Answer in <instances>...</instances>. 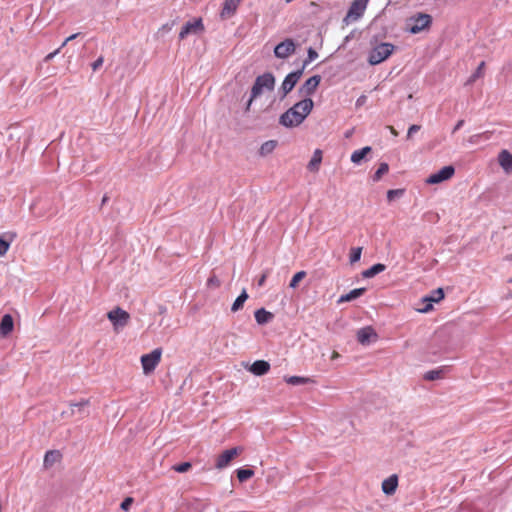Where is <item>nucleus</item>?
Returning <instances> with one entry per match:
<instances>
[{"label": "nucleus", "mask_w": 512, "mask_h": 512, "mask_svg": "<svg viewBox=\"0 0 512 512\" xmlns=\"http://www.w3.org/2000/svg\"><path fill=\"white\" fill-rule=\"evenodd\" d=\"M313 107V100L311 98H304L284 112L279 118V123L286 128L297 127L311 113Z\"/></svg>", "instance_id": "obj_1"}, {"label": "nucleus", "mask_w": 512, "mask_h": 512, "mask_svg": "<svg viewBox=\"0 0 512 512\" xmlns=\"http://www.w3.org/2000/svg\"><path fill=\"white\" fill-rule=\"evenodd\" d=\"M395 46L391 43H381L375 46L369 53L368 62L377 65L385 61L394 51Z\"/></svg>", "instance_id": "obj_2"}, {"label": "nucleus", "mask_w": 512, "mask_h": 512, "mask_svg": "<svg viewBox=\"0 0 512 512\" xmlns=\"http://www.w3.org/2000/svg\"><path fill=\"white\" fill-rule=\"evenodd\" d=\"M275 86V77L272 73H264L256 78L254 85L252 86V99L257 98L261 95L264 90L272 91Z\"/></svg>", "instance_id": "obj_3"}, {"label": "nucleus", "mask_w": 512, "mask_h": 512, "mask_svg": "<svg viewBox=\"0 0 512 512\" xmlns=\"http://www.w3.org/2000/svg\"><path fill=\"white\" fill-rule=\"evenodd\" d=\"M108 320L112 323L115 332L128 325L130 314L120 307H116L107 313Z\"/></svg>", "instance_id": "obj_4"}, {"label": "nucleus", "mask_w": 512, "mask_h": 512, "mask_svg": "<svg viewBox=\"0 0 512 512\" xmlns=\"http://www.w3.org/2000/svg\"><path fill=\"white\" fill-rule=\"evenodd\" d=\"M161 356V348H156L152 352L141 356V364L143 368V373L145 375H149L155 370V368L161 361Z\"/></svg>", "instance_id": "obj_5"}, {"label": "nucleus", "mask_w": 512, "mask_h": 512, "mask_svg": "<svg viewBox=\"0 0 512 512\" xmlns=\"http://www.w3.org/2000/svg\"><path fill=\"white\" fill-rule=\"evenodd\" d=\"M243 451L244 448L241 446L224 450L215 459V468L218 470L226 468L231 463V461L238 457Z\"/></svg>", "instance_id": "obj_6"}, {"label": "nucleus", "mask_w": 512, "mask_h": 512, "mask_svg": "<svg viewBox=\"0 0 512 512\" xmlns=\"http://www.w3.org/2000/svg\"><path fill=\"white\" fill-rule=\"evenodd\" d=\"M369 0H354L346 14V23L357 21L364 14Z\"/></svg>", "instance_id": "obj_7"}, {"label": "nucleus", "mask_w": 512, "mask_h": 512, "mask_svg": "<svg viewBox=\"0 0 512 512\" xmlns=\"http://www.w3.org/2000/svg\"><path fill=\"white\" fill-rule=\"evenodd\" d=\"M204 24L201 18L193 19L188 21L181 29L179 33V39L183 40L191 34H199L204 31Z\"/></svg>", "instance_id": "obj_8"}, {"label": "nucleus", "mask_w": 512, "mask_h": 512, "mask_svg": "<svg viewBox=\"0 0 512 512\" xmlns=\"http://www.w3.org/2000/svg\"><path fill=\"white\" fill-rule=\"evenodd\" d=\"M303 74V69L294 71L289 73L284 81L282 82L280 91L282 92V97H285L288 93H290L297 82L300 80L301 76Z\"/></svg>", "instance_id": "obj_9"}, {"label": "nucleus", "mask_w": 512, "mask_h": 512, "mask_svg": "<svg viewBox=\"0 0 512 512\" xmlns=\"http://www.w3.org/2000/svg\"><path fill=\"white\" fill-rule=\"evenodd\" d=\"M455 173V169L453 166H444L438 172L431 174L426 182L428 184H438L443 181L450 179Z\"/></svg>", "instance_id": "obj_10"}, {"label": "nucleus", "mask_w": 512, "mask_h": 512, "mask_svg": "<svg viewBox=\"0 0 512 512\" xmlns=\"http://www.w3.org/2000/svg\"><path fill=\"white\" fill-rule=\"evenodd\" d=\"M321 81L320 75H314L308 78L305 83L299 88V94L305 98H310L316 91Z\"/></svg>", "instance_id": "obj_11"}, {"label": "nucleus", "mask_w": 512, "mask_h": 512, "mask_svg": "<svg viewBox=\"0 0 512 512\" xmlns=\"http://www.w3.org/2000/svg\"><path fill=\"white\" fill-rule=\"evenodd\" d=\"M295 48L293 40L286 39L275 47L274 54L277 58L285 59L295 52Z\"/></svg>", "instance_id": "obj_12"}, {"label": "nucleus", "mask_w": 512, "mask_h": 512, "mask_svg": "<svg viewBox=\"0 0 512 512\" xmlns=\"http://www.w3.org/2000/svg\"><path fill=\"white\" fill-rule=\"evenodd\" d=\"M413 21L414 24L411 26L410 31L413 34H417L430 26L432 18L428 14L420 13L415 18H413Z\"/></svg>", "instance_id": "obj_13"}, {"label": "nucleus", "mask_w": 512, "mask_h": 512, "mask_svg": "<svg viewBox=\"0 0 512 512\" xmlns=\"http://www.w3.org/2000/svg\"><path fill=\"white\" fill-rule=\"evenodd\" d=\"M357 341L362 345H367L372 341H376L378 336L371 326H366L357 331Z\"/></svg>", "instance_id": "obj_14"}, {"label": "nucleus", "mask_w": 512, "mask_h": 512, "mask_svg": "<svg viewBox=\"0 0 512 512\" xmlns=\"http://www.w3.org/2000/svg\"><path fill=\"white\" fill-rule=\"evenodd\" d=\"M498 164L504 170L505 173H512V153L506 149H503L498 154Z\"/></svg>", "instance_id": "obj_15"}, {"label": "nucleus", "mask_w": 512, "mask_h": 512, "mask_svg": "<svg viewBox=\"0 0 512 512\" xmlns=\"http://www.w3.org/2000/svg\"><path fill=\"white\" fill-rule=\"evenodd\" d=\"M242 0H225L223 3L220 16L222 19H228L232 17Z\"/></svg>", "instance_id": "obj_16"}, {"label": "nucleus", "mask_w": 512, "mask_h": 512, "mask_svg": "<svg viewBox=\"0 0 512 512\" xmlns=\"http://www.w3.org/2000/svg\"><path fill=\"white\" fill-rule=\"evenodd\" d=\"M443 298H444V291L442 288H438V289L432 291L430 296L425 297L423 299L425 302H427V305L425 306V308L421 309L420 311L426 313V312L432 310V308H433L432 303L433 302L437 303V302L441 301Z\"/></svg>", "instance_id": "obj_17"}, {"label": "nucleus", "mask_w": 512, "mask_h": 512, "mask_svg": "<svg viewBox=\"0 0 512 512\" xmlns=\"http://www.w3.org/2000/svg\"><path fill=\"white\" fill-rule=\"evenodd\" d=\"M14 328V321L10 314H5L0 322V337L8 336Z\"/></svg>", "instance_id": "obj_18"}, {"label": "nucleus", "mask_w": 512, "mask_h": 512, "mask_svg": "<svg viewBox=\"0 0 512 512\" xmlns=\"http://www.w3.org/2000/svg\"><path fill=\"white\" fill-rule=\"evenodd\" d=\"M269 370L270 364L265 360H257L249 368V371L256 376L265 375Z\"/></svg>", "instance_id": "obj_19"}, {"label": "nucleus", "mask_w": 512, "mask_h": 512, "mask_svg": "<svg viewBox=\"0 0 512 512\" xmlns=\"http://www.w3.org/2000/svg\"><path fill=\"white\" fill-rule=\"evenodd\" d=\"M398 486V477L397 475H391L387 479L382 482V490L387 495H392Z\"/></svg>", "instance_id": "obj_20"}, {"label": "nucleus", "mask_w": 512, "mask_h": 512, "mask_svg": "<svg viewBox=\"0 0 512 512\" xmlns=\"http://www.w3.org/2000/svg\"><path fill=\"white\" fill-rule=\"evenodd\" d=\"M323 158L322 150L316 149L311 160L307 165V169L311 172H318Z\"/></svg>", "instance_id": "obj_21"}, {"label": "nucleus", "mask_w": 512, "mask_h": 512, "mask_svg": "<svg viewBox=\"0 0 512 512\" xmlns=\"http://www.w3.org/2000/svg\"><path fill=\"white\" fill-rule=\"evenodd\" d=\"M372 151V148L370 146H365L362 149L355 150L351 154V162L358 165L361 163V161Z\"/></svg>", "instance_id": "obj_22"}, {"label": "nucleus", "mask_w": 512, "mask_h": 512, "mask_svg": "<svg viewBox=\"0 0 512 512\" xmlns=\"http://www.w3.org/2000/svg\"><path fill=\"white\" fill-rule=\"evenodd\" d=\"M254 316L256 322L260 325L270 322L274 317V315L271 312L265 310L264 308L256 310Z\"/></svg>", "instance_id": "obj_23"}, {"label": "nucleus", "mask_w": 512, "mask_h": 512, "mask_svg": "<svg viewBox=\"0 0 512 512\" xmlns=\"http://www.w3.org/2000/svg\"><path fill=\"white\" fill-rule=\"evenodd\" d=\"M366 289L365 288H356V289H353L351 290L349 293L345 294V295H342L337 303L338 304H341V303H344V302H349V301H352L354 299H357L358 297L362 296L364 293H365Z\"/></svg>", "instance_id": "obj_24"}, {"label": "nucleus", "mask_w": 512, "mask_h": 512, "mask_svg": "<svg viewBox=\"0 0 512 512\" xmlns=\"http://www.w3.org/2000/svg\"><path fill=\"white\" fill-rule=\"evenodd\" d=\"M61 455L59 451L56 450H50L47 451L44 456V465L46 467L52 466L55 462H57L60 459Z\"/></svg>", "instance_id": "obj_25"}, {"label": "nucleus", "mask_w": 512, "mask_h": 512, "mask_svg": "<svg viewBox=\"0 0 512 512\" xmlns=\"http://www.w3.org/2000/svg\"><path fill=\"white\" fill-rule=\"evenodd\" d=\"M385 268L386 267H385L384 264L377 263V264L373 265L372 267H370L369 269L365 270L363 272V277H365V278H372L375 275L383 272L385 270Z\"/></svg>", "instance_id": "obj_26"}, {"label": "nucleus", "mask_w": 512, "mask_h": 512, "mask_svg": "<svg viewBox=\"0 0 512 512\" xmlns=\"http://www.w3.org/2000/svg\"><path fill=\"white\" fill-rule=\"evenodd\" d=\"M247 299H248V294L246 293L245 290H243L242 293L234 301V303L231 307L232 312H236V311L240 310L243 307V305Z\"/></svg>", "instance_id": "obj_27"}, {"label": "nucleus", "mask_w": 512, "mask_h": 512, "mask_svg": "<svg viewBox=\"0 0 512 512\" xmlns=\"http://www.w3.org/2000/svg\"><path fill=\"white\" fill-rule=\"evenodd\" d=\"M276 145H277V142L275 140H269V141L264 142L260 147V154L262 156L270 154L276 148Z\"/></svg>", "instance_id": "obj_28"}, {"label": "nucleus", "mask_w": 512, "mask_h": 512, "mask_svg": "<svg viewBox=\"0 0 512 512\" xmlns=\"http://www.w3.org/2000/svg\"><path fill=\"white\" fill-rule=\"evenodd\" d=\"M484 68H485V62L482 61L475 72L469 77L467 84L474 83L478 78H481L484 76Z\"/></svg>", "instance_id": "obj_29"}, {"label": "nucleus", "mask_w": 512, "mask_h": 512, "mask_svg": "<svg viewBox=\"0 0 512 512\" xmlns=\"http://www.w3.org/2000/svg\"><path fill=\"white\" fill-rule=\"evenodd\" d=\"M306 275H307L306 271H303V270L295 273L289 283V287L292 289L297 288L299 283L306 277Z\"/></svg>", "instance_id": "obj_30"}, {"label": "nucleus", "mask_w": 512, "mask_h": 512, "mask_svg": "<svg viewBox=\"0 0 512 512\" xmlns=\"http://www.w3.org/2000/svg\"><path fill=\"white\" fill-rule=\"evenodd\" d=\"M443 377V370L436 369L430 370L424 374V379L427 381H434Z\"/></svg>", "instance_id": "obj_31"}, {"label": "nucleus", "mask_w": 512, "mask_h": 512, "mask_svg": "<svg viewBox=\"0 0 512 512\" xmlns=\"http://www.w3.org/2000/svg\"><path fill=\"white\" fill-rule=\"evenodd\" d=\"M254 471L251 469H238L237 478L240 482H244L253 477Z\"/></svg>", "instance_id": "obj_32"}, {"label": "nucleus", "mask_w": 512, "mask_h": 512, "mask_svg": "<svg viewBox=\"0 0 512 512\" xmlns=\"http://www.w3.org/2000/svg\"><path fill=\"white\" fill-rule=\"evenodd\" d=\"M388 171H389L388 164L387 163H381L379 165L378 169L376 170V172L373 175V180L374 181H379L384 174L388 173Z\"/></svg>", "instance_id": "obj_33"}, {"label": "nucleus", "mask_w": 512, "mask_h": 512, "mask_svg": "<svg viewBox=\"0 0 512 512\" xmlns=\"http://www.w3.org/2000/svg\"><path fill=\"white\" fill-rule=\"evenodd\" d=\"M285 381L291 385H300V384H306V383L310 382V379L305 378V377H300V376H290L288 378H285Z\"/></svg>", "instance_id": "obj_34"}, {"label": "nucleus", "mask_w": 512, "mask_h": 512, "mask_svg": "<svg viewBox=\"0 0 512 512\" xmlns=\"http://www.w3.org/2000/svg\"><path fill=\"white\" fill-rule=\"evenodd\" d=\"M14 237L15 234L12 235L10 241H7L4 239L3 236H0V256H4L8 252L10 248V243Z\"/></svg>", "instance_id": "obj_35"}, {"label": "nucleus", "mask_w": 512, "mask_h": 512, "mask_svg": "<svg viewBox=\"0 0 512 512\" xmlns=\"http://www.w3.org/2000/svg\"><path fill=\"white\" fill-rule=\"evenodd\" d=\"M362 254V248L361 247H355L350 250V262L356 263L360 260Z\"/></svg>", "instance_id": "obj_36"}, {"label": "nucleus", "mask_w": 512, "mask_h": 512, "mask_svg": "<svg viewBox=\"0 0 512 512\" xmlns=\"http://www.w3.org/2000/svg\"><path fill=\"white\" fill-rule=\"evenodd\" d=\"M192 467L191 463L190 462H183V463H180V464H176L172 467V469L176 472H179V473H185L187 472L188 470H190Z\"/></svg>", "instance_id": "obj_37"}, {"label": "nucleus", "mask_w": 512, "mask_h": 512, "mask_svg": "<svg viewBox=\"0 0 512 512\" xmlns=\"http://www.w3.org/2000/svg\"><path fill=\"white\" fill-rule=\"evenodd\" d=\"M89 404H90V402L87 399L81 400L80 402H76V403H70L71 415L74 414L75 408L78 409V411H81L82 408L88 406Z\"/></svg>", "instance_id": "obj_38"}, {"label": "nucleus", "mask_w": 512, "mask_h": 512, "mask_svg": "<svg viewBox=\"0 0 512 512\" xmlns=\"http://www.w3.org/2000/svg\"><path fill=\"white\" fill-rule=\"evenodd\" d=\"M221 285V281L216 275H211L207 280V286L210 288H218Z\"/></svg>", "instance_id": "obj_39"}, {"label": "nucleus", "mask_w": 512, "mask_h": 512, "mask_svg": "<svg viewBox=\"0 0 512 512\" xmlns=\"http://www.w3.org/2000/svg\"><path fill=\"white\" fill-rule=\"evenodd\" d=\"M132 503H133V498H131V497H127V498H125V499L122 501V503H121L120 507H121V509H122V510H124V511H128V510L130 509V507H131Z\"/></svg>", "instance_id": "obj_40"}, {"label": "nucleus", "mask_w": 512, "mask_h": 512, "mask_svg": "<svg viewBox=\"0 0 512 512\" xmlns=\"http://www.w3.org/2000/svg\"><path fill=\"white\" fill-rule=\"evenodd\" d=\"M317 57H318V53L313 48H309L308 49V57H307V60H305L304 64L306 65L307 63L315 60Z\"/></svg>", "instance_id": "obj_41"}, {"label": "nucleus", "mask_w": 512, "mask_h": 512, "mask_svg": "<svg viewBox=\"0 0 512 512\" xmlns=\"http://www.w3.org/2000/svg\"><path fill=\"white\" fill-rule=\"evenodd\" d=\"M421 129L420 125L413 124L409 127L407 132V139H411L414 133L418 132Z\"/></svg>", "instance_id": "obj_42"}, {"label": "nucleus", "mask_w": 512, "mask_h": 512, "mask_svg": "<svg viewBox=\"0 0 512 512\" xmlns=\"http://www.w3.org/2000/svg\"><path fill=\"white\" fill-rule=\"evenodd\" d=\"M403 193V190L396 189V190H389L387 192V198L389 201H392L396 196L401 195Z\"/></svg>", "instance_id": "obj_43"}, {"label": "nucleus", "mask_w": 512, "mask_h": 512, "mask_svg": "<svg viewBox=\"0 0 512 512\" xmlns=\"http://www.w3.org/2000/svg\"><path fill=\"white\" fill-rule=\"evenodd\" d=\"M103 62H104V57L103 56H100L98 57L93 63H92V69L93 71H97L102 65H103Z\"/></svg>", "instance_id": "obj_44"}, {"label": "nucleus", "mask_w": 512, "mask_h": 512, "mask_svg": "<svg viewBox=\"0 0 512 512\" xmlns=\"http://www.w3.org/2000/svg\"><path fill=\"white\" fill-rule=\"evenodd\" d=\"M268 274H269V271H268V270L262 273V275H261V276L259 277V279L257 280V284H258V286L262 287V286L265 284L266 279H267V277H268Z\"/></svg>", "instance_id": "obj_45"}, {"label": "nucleus", "mask_w": 512, "mask_h": 512, "mask_svg": "<svg viewBox=\"0 0 512 512\" xmlns=\"http://www.w3.org/2000/svg\"><path fill=\"white\" fill-rule=\"evenodd\" d=\"M367 101V97L365 95H361L357 101H356V107H360L362 105H364Z\"/></svg>", "instance_id": "obj_46"}, {"label": "nucleus", "mask_w": 512, "mask_h": 512, "mask_svg": "<svg viewBox=\"0 0 512 512\" xmlns=\"http://www.w3.org/2000/svg\"><path fill=\"white\" fill-rule=\"evenodd\" d=\"M59 52H60V48L56 49L54 52L49 53L45 57V61L48 62V61L52 60Z\"/></svg>", "instance_id": "obj_47"}, {"label": "nucleus", "mask_w": 512, "mask_h": 512, "mask_svg": "<svg viewBox=\"0 0 512 512\" xmlns=\"http://www.w3.org/2000/svg\"><path fill=\"white\" fill-rule=\"evenodd\" d=\"M463 124H464V120H459L453 129V133H455L458 129H460Z\"/></svg>", "instance_id": "obj_48"}, {"label": "nucleus", "mask_w": 512, "mask_h": 512, "mask_svg": "<svg viewBox=\"0 0 512 512\" xmlns=\"http://www.w3.org/2000/svg\"><path fill=\"white\" fill-rule=\"evenodd\" d=\"M388 129L393 136H398V131L393 126H388Z\"/></svg>", "instance_id": "obj_49"}, {"label": "nucleus", "mask_w": 512, "mask_h": 512, "mask_svg": "<svg viewBox=\"0 0 512 512\" xmlns=\"http://www.w3.org/2000/svg\"><path fill=\"white\" fill-rule=\"evenodd\" d=\"M79 33H75L66 38V42L72 41L78 37Z\"/></svg>", "instance_id": "obj_50"}, {"label": "nucleus", "mask_w": 512, "mask_h": 512, "mask_svg": "<svg viewBox=\"0 0 512 512\" xmlns=\"http://www.w3.org/2000/svg\"><path fill=\"white\" fill-rule=\"evenodd\" d=\"M253 100L254 99H252V96H251L250 99L248 100L247 104H246V111L250 110V107H251V104H252Z\"/></svg>", "instance_id": "obj_51"}, {"label": "nucleus", "mask_w": 512, "mask_h": 512, "mask_svg": "<svg viewBox=\"0 0 512 512\" xmlns=\"http://www.w3.org/2000/svg\"><path fill=\"white\" fill-rule=\"evenodd\" d=\"M338 356L339 354L336 351H334L331 358L336 359Z\"/></svg>", "instance_id": "obj_52"}, {"label": "nucleus", "mask_w": 512, "mask_h": 512, "mask_svg": "<svg viewBox=\"0 0 512 512\" xmlns=\"http://www.w3.org/2000/svg\"><path fill=\"white\" fill-rule=\"evenodd\" d=\"M67 43H68V42H66V40H65V41L62 43V45L59 47V48H60V50H61L64 46H66V44H67Z\"/></svg>", "instance_id": "obj_53"}, {"label": "nucleus", "mask_w": 512, "mask_h": 512, "mask_svg": "<svg viewBox=\"0 0 512 512\" xmlns=\"http://www.w3.org/2000/svg\"><path fill=\"white\" fill-rule=\"evenodd\" d=\"M511 282H512V279H511Z\"/></svg>", "instance_id": "obj_54"}]
</instances>
